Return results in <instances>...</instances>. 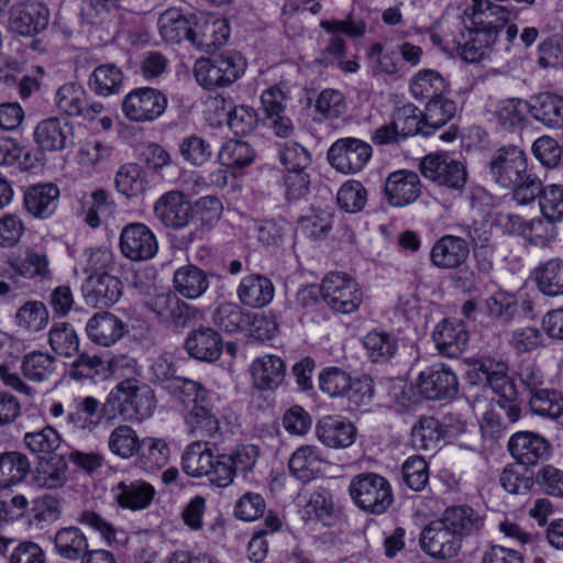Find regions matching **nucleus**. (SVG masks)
Masks as SVG:
<instances>
[{
  "mask_svg": "<svg viewBox=\"0 0 563 563\" xmlns=\"http://www.w3.org/2000/svg\"><path fill=\"white\" fill-rule=\"evenodd\" d=\"M470 10L473 26L461 30L451 43L463 60L477 63L492 49L506 23L517 12L489 0H472Z\"/></svg>",
  "mask_w": 563,
  "mask_h": 563,
  "instance_id": "1",
  "label": "nucleus"
},
{
  "mask_svg": "<svg viewBox=\"0 0 563 563\" xmlns=\"http://www.w3.org/2000/svg\"><path fill=\"white\" fill-rule=\"evenodd\" d=\"M170 408L184 413L188 432L197 438H212L220 432L213 411L219 396L213 389H165Z\"/></svg>",
  "mask_w": 563,
  "mask_h": 563,
  "instance_id": "2",
  "label": "nucleus"
},
{
  "mask_svg": "<svg viewBox=\"0 0 563 563\" xmlns=\"http://www.w3.org/2000/svg\"><path fill=\"white\" fill-rule=\"evenodd\" d=\"M492 179L505 189L514 191V199L520 205L532 197L537 189L538 176L528 168L525 151L516 145L501 146L496 150L488 163Z\"/></svg>",
  "mask_w": 563,
  "mask_h": 563,
  "instance_id": "3",
  "label": "nucleus"
},
{
  "mask_svg": "<svg viewBox=\"0 0 563 563\" xmlns=\"http://www.w3.org/2000/svg\"><path fill=\"white\" fill-rule=\"evenodd\" d=\"M465 377L468 384L483 387H516L517 380L523 387H538L542 384L540 371L533 364L522 365L514 378L508 375L506 363L493 360L468 363Z\"/></svg>",
  "mask_w": 563,
  "mask_h": 563,
  "instance_id": "4",
  "label": "nucleus"
},
{
  "mask_svg": "<svg viewBox=\"0 0 563 563\" xmlns=\"http://www.w3.org/2000/svg\"><path fill=\"white\" fill-rule=\"evenodd\" d=\"M353 503L363 511L382 515L394 501L390 483L376 473H362L354 476L349 485Z\"/></svg>",
  "mask_w": 563,
  "mask_h": 563,
  "instance_id": "5",
  "label": "nucleus"
},
{
  "mask_svg": "<svg viewBox=\"0 0 563 563\" xmlns=\"http://www.w3.org/2000/svg\"><path fill=\"white\" fill-rule=\"evenodd\" d=\"M245 60L238 52L213 58H199L194 66L197 82L207 90L233 84L245 70Z\"/></svg>",
  "mask_w": 563,
  "mask_h": 563,
  "instance_id": "6",
  "label": "nucleus"
},
{
  "mask_svg": "<svg viewBox=\"0 0 563 563\" xmlns=\"http://www.w3.org/2000/svg\"><path fill=\"white\" fill-rule=\"evenodd\" d=\"M155 407L153 389H112L102 405L106 419L141 421L152 416Z\"/></svg>",
  "mask_w": 563,
  "mask_h": 563,
  "instance_id": "7",
  "label": "nucleus"
},
{
  "mask_svg": "<svg viewBox=\"0 0 563 563\" xmlns=\"http://www.w3.org/2000/svg\"><path fill=\"white\" fill-rule=\"evenodd\" d=\"M167 97L158 89L141 87L131 90L122 100L121 109L132 122H153L164 114Z\"/></svg>",
  "mask_w": 563,
  "mask_h": 563,
  "instance_id": "8",
  "label": "nucleus"
},
{
  "mask_svg": "<svg viewBox=\"0 0 563 563\" xmlns=\"http://www.w3.org/2000/svg\"><path fill=\"white\" fill-rule=\"evenodd\" d=\"M373 148L369 143L357 137H341L328 150L329 164L344 175L361 172L369 162Z\"/></svg>",
  "mask_w": 563,
  "mask_h": 563,
  "instance_id": "9",
  "label": "nucleus"
},
{
  "mask_svg": "<svg viewBox=\"0 0 563 563\" xmlns=\"http://www.w3.org/2000/svg\"><path fill=\"white\" fill-rule=\"evenodd\" d=\"M323 300L335 312L351 313L358 309L363 295L355 279L331 272L323 278Z\"/></svg>",
  "mask_w": 563,
  "mask_h": 563,
  "instance_id": "10",
  "label": "nucleus"
},
{
  "mask_svg": "<svg viewBox=\"0 0 563 563\" xmlns=\"http://www.w3.org/2000/svg\"><path fill=\"white\" fill-rule=\"evenodd\" d=\"M320 27L331 34L327 45L317 62L322 66L335 65L345 56V41L338 34L349 37H362L365 34L366 24L361 19L347 16L345 20H323Z\"/></svg>",
  "mask_w": 563,
  "mask_h": 563,
  "instance_id": "11",
  "label": "nucleus"
},
{
  "mask_svg": "<svg viewBox=\"0 0 563 563\" xmlns=\"http://www.w3.org/2000/svg\"><path fill=\"white\" fill-rule=\"evenodd\" d=\"M462 540L442 521H431L420 533V545L424 553L437 560H449L459 555Z\"/></svg>",
  "mask_w": 563,
  "mask_h": 563,
  "instance_id": "12",
  "label": "nucleus"
},
{
  "mask_svg": "<svg viewBox=\"0 0 563 563\" xmlns=\"http://www.w3.org/2000/svg\"><path fill=\"white\" fill-rule=\"evenodd\" d=\"M421 174L449 189H462L466 183L464 165L446 154H429L420 162Z\"/></svg>",
  "mask_w": 563,
  "mask_h": 563,
  "instance_id": "13",
  "label": "nucleus"
},
{
  "mask_svg": "<svg viewBox=\"0 0 563 563\" xmlns=\"http://www.w3.org/2000/svg\"><path fill=\"white\" fill-rule=\"evenodd\" d=\"M120 251L131 261H147L155 256L158 243L153 231L141 222L123 227L120 233Z\"/></svg>",
  "mask_w": 563,
  "mask_h": 563,
  "instance_id": "14",
  "label": "nucleus"
},
{
  "mask_svg": "<svg viewBox=\"0 0 563 563\" xmlns=\"http://www.w3.org/2000/svg\"><path fill=\"white\" fill-rule=\"evenodd\" d=\"M154 214L166 228L180 230L192 221L195 210L184 192L170 190L156 200Z\"/></svg>",
  "mask_w": 563,
  "mask_h": 563,
  "instance_id": "15",
  "label": "nucleus"
},
{
  "mask_svg": "<svg viewBox=\"0 0 563 563\" xmlns=\"http://www.w3.org/2000/svg\"><path fill=\"white\" fill-rule=\"evenodd\" d=\"M49 22L48 8L37 1L14 4L9 12L10 29L22 36H34L44 31Z\"/></svg>",
  "mask_w": 563,
  "mask_h": 563,
  "instance_id": "16",
  "label": "nucleus"
},
{
  "mask_svg": "<svg viewBox=\"0 0 563 563\" xmlns=\"http://www.w3.org/2000/svg\"><path fill=\"white\" fill-rule=\"evenodd\" d=\"M122 294V282L108 273L89 275L81 285V296L92 308H109L120 300Z\"/></svg>",
  "mask_w": 563,
  "mask_h": 563,
  "instance_id": "17",
  "label": "nucleus"
},
{
  "mask_svg": "<svg viewBox=\"0 0 563 563\" xmlns=\"http://www.w3.org/2000/svg\"><path fill=\"white\" fill-rule=\"evenodd\" d=\"M148 308L153 311L161 322L174 327H187L191 321L202 317L201 311L173 292L156 295Z\"/></svg>",
  "mask_w": 563,
  "mask_h": 563,
  "instance_id": "18",
  "label": "nucleus"
},
{
  "mask_svg": "<svg viewBox=\"0 0 563 563\" xmlns=\"http://www.w3.org/2000/svg\"><path fill=\"white\" fill-rule=\"evenodd\" d=\"M230 35V27L224 19L195 16L189 42L202 52H212L223 46Z\"/></svg>",
  "mask_w": 563,
  "mask_h": 563,
  "instance_id": "19",
  "label": "nucleus"
},
{
  "mask_svg": "<svg viewBox=\"0 0 563 563\" xmlns=\"http://www.w3.org/2000/svg\"><path fill=\"white\" fill-rule=\"evenodd\" d=\"M34 141L41 150L48 152L73 147V124L57 117L44 119L34 129Z\"/></svg>",
  "mask_w": 563,
  "mask_h": 563,
  "instance_id": "20",
  "label": "nucleus"
},
{
  "mask_svg": "<svg viewBox=\"0 0 563 563\" xmlns=\"http://www.w3.org/2000/svg\"><path fill=\"white\" fill-rule=\"evenodd\" d=\"M417 173L408 169L393 172L385 180L384 195L393 207L401 208L415 202L421 195Z\"/></svg>",
  "mask_w": 563,
  "mask_h": 563,
  "instance_id": "21",
  "label": "nucleus"
},
{
  "mask_svg": "<svg viewBox=\"0 0 563 563\" xmlns=\"http://www.w3.org/2000/svg\"><path fill=\"white\" fill-rule=\"evenodd\" d=\"M507 446L510 455L521 465H536L548 459L551 452L548 440L529 431L511 435Z\"/></svg>",
  "mask_w": 563,
  "mask_h": 563,
  "instance_id": "22",
  "label": "nucleus"
},
{
  "mask_svg": "<svg viewBox=\"0 0 563 563\" xmlns=\"http://www.w3.org/2000/svg\"><path fill=\"white\" fill-rule=\"evenodd\" d=\"M432 339L441 355L457 357L466 350L470 335L463 321L444 319L435 325Z\"/></svg>",
  "mask_w": 563,
  "mask_h": 563,
  "instance_id": "23",
  "label": "nucleus"
},
{
  "mask_svg": "<svg viewBox=\"0 0 563 563\" xmlns=\"http://www.w3.org/2000/svg\"><path fill=\"white\" fill-rule=\"evenodd\" d=\"M327 459L323 451L314 444L297 448L290 455V474L302 483H309L322 474Z\"/></svg>",
  "mask_w": 563,
  "mask_h": 563,
  "instance_id": "24",
  "label": "nucleus"
},
{
  "mask_svg": "<svg viewBox=\"0 0 563 563\" xmlns=\"http://www.w3.org/2000/svg\"><path fill=\"white\" fill-rule=\"evenodd\" d=\"M316 437L328 448L345 449L355 442L356 428L345 418L325 416L316 424Z\"/></svg>",
  "mask_w": 563,
  "mask_h": 563,
  "instance_id": "25",
  "label": "nucleus"
},
{
  "mask_svg": "<svg viewBox=\"0 0 563 563\" xmlns=\"http://www.w3.org/2000/svg\"><path fill=\"white\" fill-rule=\"evenodd\" d=\"M441 519L462 541L481 536L485 525V518L467 505L448 507Z\"/></svg>",
  "mask_w": 563,
  "mask_h": 563,
  "instance_id": "26",
  "label": "nucleus"
},
{
  "mask_svg": "<svg viewBox=\"0 0 563 563\" xmlns=\"http://www.w3.org/2000/svg\"><path fill=\"white\" fill-rule=\"evenodd\" d=\"M470 254L466 240L456 235H444L431 249L430 257L434 266L442 269H454L464 264Z\"/></svg>",
  "mask_w": 563,
  "mask_h": 563,
  "instance_id": "27",
  "label": "nucleus"
},
{
  "mask_svg": "<svg viewBox=\"0 0 563 563\" xmlns=\"http://www.w3.org/2000/svg\"><path fill=\"white\" fill-rule=\"evenodd\" d=\"M126 332L125 323L111 312L95 313L86 324L90 341L101 346H111Z\"/></svg>",
  "mask_w": 563,
  "mask_h": 563,
  "instance_id": "28",
  "label": "nucleus"
},
{
  "mask_svg": "<svg viewBox=\"0 0 563 563\" xmlns=\"http://www.w3.org/2000/svg\"><path fill=\"white\" fill-rule=\"evenodd\" d=\"M185 349L191 357L211 363L220 357L223 344L218 332L211 328L201 327L188 334Z\"/></svg>",
  "mask_w": 563,
  "mask_h": 563,
  "instance_id": "29",
  "label": "nucleus"
},
{
  "mask_svg": "<svg viewBox=\"0 0 563 563\" xmlns=\"http://www.w3.org/2000/svg\"><path fill=\"white\" fill-rule=\"evenodd\" d=\"M196 14L181 8H168L161 13L157 25L162 38L168 43H180L189 40Z\"/></svg>",
  "mask_w": 563,
  "mask_h": 563,
  "instance_id": "30",
  "label": "nucleus"
},
{
  "mask_svg": "<svg viewBox=\"0 0 563 563\" xmlns=\"http://www.w3.org/2000/svg\"><path fill=\"white\" fill-rule=\"evenodd\" d=\"M532 118L545 128L559 130L563 128V97L542 92L530 99Z\"/></svg>",
  "mask_w": 563,
  "mask_h": 563,
  "instance_id": "31",
  "label": "nucleus"
},
{
  "mask_svg": "<svg viewBox=\"0 0 563 563\" xmlns=\"http://www.w3.org/2000/svg\"><path fill=\"white\" fill-rule=\"evenodd\" d=\"M214 462V445L206 440L188 444L181 455V468L190 477H202Z\"/></svg>",
  "mask_w": 563,
  "mask_h": 563,
  "instance_id": "32",
  "label": "nucleus"
},
{
  "mask_svg": "<svg viewBox=\"0 0 563 563\" xmlns=\"http://www.w3.org/2000/svg\"><path fill=\"white\" fill-rule=\"evenodd\" d=\"M57 555L67 561H78L89 550L87 536L76 526L59 528L52 538Z\"/></svg>",
  "mask_w": 563,
  "mask_h": 563,
  "instance_id": "33",
  "label": "nucleus"
},
{
  "mask_svg": "<svg viewBox=\"0 0 563 563\" xmlns=\"http://www.w3.org/2000/svg\"><path fill=\"white\" fill-rule=\"evenodd\" d=\"M31 473L29 457L20 451L0 453V489H11L23 483Z\"/></svg>",
  "mask_w": 563,
  "mask_h": 563,
  "instance_id": "34",
  "label": "nucleus"
},
{
  "mask_svg": "<svg viewBox=\"0 0 563 563\" xmlns=\"http://www.w3.org/2000/svg\"><path fill=\"white\" fill-rule=\"evenodd\" d=\"M59 189L53 184L35 185L24 195V206L29 213L35 218L51 217L58 203Z\"/></svg>",
  "mask_w": 563,
  "mask_h": 563,
  "instance_id": "35",
  "label": "nucleus"
},
{
  "mask_svg": "<svg viewBox=\"0 0 563 563\" xmlns=\"http://www.w3.org/2000/svg\"><path fill=\"white\" fill-rule=\"evenodd\" d=\"M240 301L251 308H262L274 297V286L271 279L263 275L244 277L238 287Z\"/></svg>",
  "mask_w": 563,
  "mask_h": 563,
  "instance_id": "36",
  "label": "nucleus"
},
{
  "mask_svg": "<svg viewBox=\"0 0 563 563\" xmlns=\"http://www.w3.org/2000/svg\"><path fill=\"white\" fill-rule=\"evenodd\" d=\"M394 407L398 411L415 410L423 400L450 402L459 389H393Z\"/></svg>",
  "mask_w": 563,
  "mask_h": 563,
  "instance_id": "37",
  "label": "nucleus"
},
{
  "mask_svg": "<svg viewBox=\"0 0 563 563\" xmlns=\"http://www.w3.org/2000/svg\"><path fill=\"white\" fill-rule=\"evenodd\" d=\"M537 189L529 199L522 200L520 205H529L538 198L540 211L543 217L551 220L563 221V185L549 184L543 186L541 179L537 178Z\"/></svg>",
  "mask_w": 563,
  "mask_h": 563,
  "instance_id": "38",
  "label": "nucleus"
},
{
  "mask_svg": "<svg viewBox=\"0 0 563 563\" xmlns=\"http://www.w3.org/2000/svg\"><path fill=\"white\" fill-rule=\"evenodd\" d=\"M449 91L445 78L437 70H419L410 79V92L417 100H428L440 98Z\"/></svg>",
  "mask_w": 563,
  "mask_h": 563,
  "instance_id": "39",
  "label": "nucleus"
},
{
  "mask_svg": "<svg viewBox=\"0 0 563 563\" xmlns=\"http://www.w3.org/2000/svg\"><path fill=\"white\" fill-rule=\"evenodd\" d=\"M115 489L118 504L131 510L147 508L155 494L153 486L143 481L120 482Z\"/></svg>",
  "mask_w": 563,
  "mask_h": 563,
  "instance_id": "40",
  "label": "nucleus"
},
{
  "mask_svg": "<svg viewBox=\"0 0 563 563\" xmlns=\"http://www.w3.org/2000/svg\"><path fill=\"white\" fill-rule=\"evenodd\" d=\"M255 387H278L286 377L283 360L275 355H265L251 365Z\"/></svg>",
  "mask_w": 563,
  "mask_h": 563,
  "instance_id": "41",
  "label": "nucleus"
},
{
  "mask_svg": "<svg viewBox=\"0 0 563 563\" xmlns=\"http://www.w3.org/2000/svg\"><path fill=\"white\" fill-rule=\"evenodd\" d=\"M533 279L543 295H563V260L555 257L541 263L533 271Z\"/></svg>",
  "mask_w": 563,
  "mask_h": 563,
  "instance_id": "42",
  "label": "nucleus"
},
{
  "mask_svg": "<svg viewBox=\"0 0 563 563\" xmlns=\"http://www.w3.org/2000/svg\"><path fill=\"white\" fill-rule=\"evenodd\" d=\"M67 463L62 455L41 457L34 473V482L41 488H60L67 482Z\"/></svg>",
  "mask_w": 563,
  "mask_h": 563,
  "instance_id": "43",
  "label": "nucleus"
},
{
  "mask_svg": "<svg viewBox=\"0 0 563 563\" xmlns=\"http://www.w3.org/2000/svg\"><path fill=\"white\" fill-rule=\"evenodd\" d=\"M10 267L21 277L45 279L51 275L46 253L29 247L23 255L9 261Z\"/></svg>",
  "mask_w": 563,
  "mask_h": 563,
  "instance_id": "44",
  "label": "nucleus"
},
{
  "mask_svg": "<svg viewBox=\"0 0 563 563\" xmlns=\"http://www.w3.org/2000/svg\"><path fill=\"white\" fill-rule=\"evenodd\" d=\"M175 289L188 299L201 297L209 287L207 274L195 265L183 266L174 274Z\"/></svg>",
  "mask_w": 563,
  "mask_h": 563,
  "instance_id": "45",
  "label": "nucleus"
},
{
  "mask_svg": "<svg viewBox=\"0 0 563 563\" xmlns=\"http://www.w3.org/2000/svg\"><path fill=\"white\" fill-rule=\"evenodd\" d=\"M528 113L531 114L530 100L521 98H508L499 101L496 109L498 123L508 131L521 130L528 121Z\"/></svg>",
  "mask_w": 563,
  "mask_h": 563,
  "instance_id": "46",
  "label": "nucleus"
},
{
  "mask_svg": "<svg viewBox=\"0 0 563 563\" xmlns=\"http://www.w3.org/2000/svg\"><path fill=\"white\" fill-rule=\"evenodd\" d=\"M123 84V73L114 64H103L93 69L88 79L91 91L108 97L119 92Z\"/></svg>",
  "mask_w": 563,
  "mask_h": 563,
  "instance_id": "47",
  "label": "nucleus"
},
{
  "mask_svg": "<svg viewBox=\"0 0 563 563\" xmlns=\"http://www.w3.org/2000/svg\"><path fill=\"white\" fill-rule=\"evenodd\" d=\"M393 122L399 130L398 133L401 139L416 134L424 136L432 134V129L424 124L423 113L411 103L397 108L393 115Z\"/></svg>",
  "mask_w": 563,
  "mask_h": 563,
  "instance_id": "48",
  "label": "nucleus"
},
{
  "mask_svg": "<svg viewBox=\"0 0 563 563\" xmlns=\"http://www.w3.org/2000/svg\"><path fill=\"white\" fill-rule=\"evenodd\" d=\"M23 443L25 448L40 459L53 454L62 443L59 433L51 426L34 431H27L24 434Z\"/></svg>",
  "mask_w": 563,
  "mask_h": 563,
  "instance_id": "49",
  "label": "nucleus"
},
{
  "mask_svg": "<svg viewBox=\"0 0 563 563\" xmlns=\"http://www.w3.org/2000/svg\"><path fill=\"white\" fill-rule=\"evenodd\" d=\"M529 406L536 415L555 419L563 413V396L558 389H529Z\"/></svg>",
  "mask_w": 563,
  "mask_h": 563,
  "instance_id": "50",
  "label": "nucleus"
},
{
  "mask_svg": "<svg viewBox=\"0 0 563 563\" xmlns=\"http://www.w3.org/2000/svg\"><path fill=\"white\" fill-rule=\"evenodd\" d=\"M146 185V174L137 164H124L117 172L115 187L128 198L137 197L143 194Z\"/></svg>",
  "mask_w": 563,
  "mask_h": 563,
  "instance_id": "51",
  "label": "nucleus"
},
{
  "mask_svg": "<svg viewBox=\"0 0 563 563\" xmlns=\"http://www.w3.org/2000/svg\"><path fill=\"white\" fill-rule=\"evenodd\" d=\"M136 455L141 467L147 472H153L166 465L169 449L161 439L144 438L141 440Z\"/></svg>",
  "mask_w": 563,
  "mask_h": 563,
  "instance_id": "52",
  "label": "nucleus"
},
{
  "mask_svg": "<svg viewBox=\"0 0 563 563\" xmlns=\"http://www.w3.org/2000/svg\"><path fill=\"white\" fill-rule=\"evenodd\" d=\"M488 316L497 321L509 323L518 312V300L514 292L497 289L485 301Z\"/></svg>",
  "mask_w": 563,
  "mask_h": 563,
  "instance_id": "53",
  "label": "nucleus"
},
{
  "mask_svg": "<svg viewBox=\"0 0 563 563\" xmlns=\"http://www.w3.org/2000/svg\"><path fill=\"white\" fill-rule=\"evenodd\" d=\"M499 483L509 494L527 495L534 485V478L531 471L517 463L508 464L503 470Z\"/></svg>",
  "mask_w": 563,
  "mask_h": 563,
  "instance_id": "54",
  "label": "nucleus"
},
{
  "mask_svg": "<svg viewBox=\"0 0 563 563\" xmlns=\"http://www.w3.org/2000/svg\"><path fill=\"white\" fill-rule=\"evenodd\" d=\"M443 438V426L433 417L421 418L411 430L412 443L421 450L437 448Z\"/></svg>",
  "mask_w": 563,
  "mask_h": 563,
  "instance_id": "55",
  "label": "nucleus"
},
{
  "mask_svg": "<svg viewBox=\"0 0 563 563\" xmlns=\"http://www.w3.org/2000/svg\"><path fill=\"white\" fill-rule=\"evenodd\" d=\"M178 150L184 161L196 167L207 164L213 154L210 142L197 134L185 136L180 141Z\"/></svg>",
  "mask_w": 563,
  "mask_h": 563,
  "instance_id": "56",
  "label": "nucleus"
},
{
  "mask_svg": "<svg viewBox=\"0 0 563 563\" xmlns=\"http://www.w3.org/2000/svg\"><path fill=\"white\" fill-rule=\"evenodd\" d=\"M364 346L372 362L386 363L397 351V340L387 332L371 331L364 338Z\"/></svg>",
  "mask_w": 563,
  "mask_h": 563,
  "instance_id": "57",
  "label": "nucleus"
},
{
  "mask_svg": "<svg viewBox=\"0 0 563 563\" xmlns=\"http://www.w3.org/2000/svg\"><path fill=\"white\" fill-rule=\"evenodd\" d=\"M141 440L134 429L121 424L110 433L108 446L114 455L121 459H130L137 453Z\"/></svg>",
  "mask_w": 563,
  "mask_h": 563,
  "instance_id": "58",
  "label": "nucleus"
},
{
  "mask_svg": "<svg viewBox=\"0 0 563 563\" xmlns=\"http://www.w3.org/2000/svg\"><path fill=\"white\" fill-rule=\"evenodd\" d=\"M254 151L245 141L229 140L219 151L218 159L222 166L243 168L254 159Z\"/></svg>",
  "mask_w": 563,
  "mask_h": 563,
  "instance_id": "59",
  "label": "nucleus"
},
{
  "mask_svg": "<svg viewBox=\"0 0 563 563\" xmlns=\"http://www.w3.org/2000/svg\"><path fill=\"white\" fill-rule=\"evenodd\" d=\"M423 113L424 124L432 129V134L445 125L456 113V104L445 95L427 102Z\"/></svg>",
  "mask_w": 563,
  "mask_h": 563,
  "instance_id": "60",
  "label": "nucleus"
},
{
  "mask_svg": "<svg viewBox=\"0 0 563 563\" xmlns=\"http://www.w3.org/2000/svg\"><path fill=\"white\" fill-rule=\"evenodd\" d=\"M77 521L97 531L109 547H114L126 541V536L123 530L117 529L95 511L85 510L80 512Z\"/></svg>",
  "mask_w": 563,
  "mask_h": 563,
  "instance_id": "61",
  "label": "nucleus"
},
{
  "mask_svg": "<svg viewBox=\"0 0 563 563\" xmlns=\"http://www.w3.org/2000/svg\"><path fill=\"white\" fill-rule=\"evenodd\" d=\"M48 322V311L41 301H27L15 313V323L26 331L38 332Z\"/></svg>",
  "mask_w": 563,
  "mask_h": 563,
  "instance_id": "62",
  "label": "nucleus"
},
{
  "mask_svg": "<svg viewBox=\"0 0 563 563\" xmlns=\"http://www.w3.org/2000/svg\"><path fill=\"white\" fill-rule=\"evenodd\" d=\"M87 101L86 91L78 85L65 84L56 92L55 102L59 111L69 117H80Z\"/></svg>",
  "mask_w": 563,
  "mask_h": 563,
  "instance_id": "63",
  "label": "nucleus"
},
{
  "mask_svg": "<svg viewBox=\"0 0 563 563\" xmlns=\"http://www.w3.org/2000/svg\"><path fill=\"white\" fill-rule=\"evenodd\" d=\"M249 322V314H244L240 306L232 302L220 305L213 313V323L228 333L241 331Z\"/></svg>",
  "mask_w": 563,
  "mask_h": 563,
  "instance_id": "64",
  "label": "nucleus"
}]
</instances>
